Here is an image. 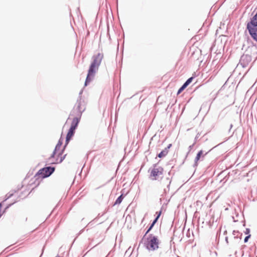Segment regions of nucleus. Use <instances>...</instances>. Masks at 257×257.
Here are the masks:
<instances>
[{
    "label": "nucleus",
    "instance_id": "ddd939ff",
    "mask_svg": "<svg viewBox=\"0 0 257 257\" xmlns=\"http://www.w3.org/2000/svg\"><path fill=\"white\" fill-rule=\"evenodd\" d=\"M186 87L184 84L178 90L177 94H180Z\"/></svg>",
    "mask_w": 257,
    "mask_h": 257
},
{
    "label": "nucleus",
    "instance_id": "1a4fd4ad",
    "mask_svg": "<svg viewBox=\"0 0 257 257\" xmlns=\"http://www.w3.org/2000/svg\"><path fill=\"white\" fill-rule=\"evenodd\" d=\"M156 214H157V216L156 218V219L154 220L153 223H152L151 225L150 226V227H149V228L146 232V233H148L152 229V228H153V227L154 226L155 224L157 222L158 219H159V218L160 217V215L162 214V211L161 210L159 212H156Z\"/></svg>",
    "mask_w": 257,
    "mask_h": 257
},
{
    "label": "nucleus",
    "instance_id": "20e7f679",
    "mask_svg": "<svg viewBox=\"0 0 257 257\" xmlns=\"http://www.w3.org/2000/svg\"><path fill=\"white\" fill-rule=\"evenodd\" d=\"M79 122V119L77 117H74L73 119L72 122L71 123V127L69 130V131L67 134L66 142V144H67L71 139L72 136L74 135L75 133V130L77 127L78 124Z\"/></svg>",
    "mask_w": 257,
    "mask_h": 257
},
{
    "label": "nucleus",
    "instance_id": "9d476101",
    "mask_svg": "<svg viewBox=\"0 0 257 257\" xmlns=\"http://www.w3.org/2000/svg\"><path fill=\"white\" fill-rule=\"evenodd\" d=\"M203 154V151L202 150L200 151L197 154L196 158H195V162H197L200 159L201 155Z\"/></svg>",
    "mask_w": 257,
    "mask_h": 257
},
{
    "label": "nucleus",
    "instance_id": "f8f14e48",
    "mask_svg": "<svg viewBox=\"0 0 257 257\" xmlns=\"http://www.w3.org/2000/svg\"><path fill=\"white\" fill-rule=\"evenodd\" d=\"M193 77H191L189 78L184 84L186 87L192 81Z\"/></svg>",
    "mask_w": 257,
    "mask_h": 257
},
{
    "label": "nucleus",
    "instance_id": "0eeeda50",
    "mask_svg": "<svg viewBox=\"0 0 257 257\" xmlns=\"http://www.w3.org/2000/svg\"><path fill=\"white\" fill-rule=\"evenodd\" d=\"M256 26L247 24V28L252 38L257 41V28Z\"/></svg>",
    "mask_w": 257,
    "mask_h": 257
},
{
    "label": "nucleus",
    "instance_id": "39448f33",
    "mask_svg": "<svg viewBox=\"0 0 257 257\" xmlns=\"http://www.w3.org/2000/svg\"><path fill=\"white\" fill-rule=\"evenodd\" d=\"M55 168L54 167H48L40 169L37 173V175L40 177L44 178L50 176L54 171Z\"/></svg>",
    "mask_w": 257,
    "mask_h": 257
},
{
    "label": "nucleus",
    "instance_id": "6e6552de",
    "mask_svg": "<svg viewBox=\"0 0 257 257\" xmlns=\"http://www.w3.org/2000/svg\"><path fill=\"white\" fill-rule=\"evenodd\" d=\"M171 146L172 144H169L167 148H166L159 154L158 157L160 158L165 157L168 154L169 152V149L171 148Z\"/></svg>",
    "mask_w": 257,
    "mask_h": 257
},
{
    "label": "nucleus",
    "instance_id": "7ed1b4c3",
    "mask_svg": "<svg viewBox=\"0 0 257 257\" xmlns=\"http://www.w3.org/2000/svg\"><path fill=\"white\" fill-rule=\"evenodd\" d=\"M146 246L149 250H154L159 247V240L157 237L151 234L148 238Z\"/></svg>",
    "mask_w": 257,
    "mask_h": 257
},
{
    "label": "nucleus",
    "instance_id": "dca6fc26",
    "mask_svg": "<svg viewBox=\"0 0 257 257\" xmlns=\"http://www.w3.org/2000/svg\"><path fill=\"white\" fill-rule=\"evenodd\" d=\"M2 207V203H0V218L1 217V216L2 215V213L1 212Z\"/></svg>",
    "mask_w": 257,
    "mask_h": 257
},
{
    "label": "nucleus",
    "instance_id": "9b49d317",
    "mask_svg": "<svg viewBox=\"0 0 257 257\" xmlns=\"http://www.w3.org/2000/svg\"><path fill=\"white\" fill-rule=\"evenodd\" d=\"M123 196L122 195H121L119 197L117 198V199L116 200L114 204H120L122 199H123Z\"/></svg>",
    "mask_w": 257,
    "mask_h": 257
},
{
    "label": "nucleus",
    "instance_id": "4468645a",
    "mask_svg": "<svg viewBox=\"0 0 257 257\" xmlns=\"http://www.w3.org/2000/svg\"><path fill=\"white\" fill-rule=\"evenodd\" d=\"M250 237V235L249 234L248 236H246L244 238V242H246L248 241V238Z\"/></svg>",
    "mask_w": 257,
    "mask_h": 257
},
{
    "label": "nucleus",
    "instance_id": "f257e3e1",
    "mask_svg": "<svg viewBox=\"0 0 257 257\" xmlns=\"http://www.w3.org/2000/svg\"><path fill=\"white\" fill-rule=\"evenodd\" d=\"M103 57V55L102 53H98L93 56V60L89 67L85 80V85H87L94 77Z\"/></svg>",
    "mask_w": 257,
    "mask_h": 257
},
{
    "label": "nucleus",
    "instance_id": "423d86ee",
    "mask_svg": "<svg viewBox=\"0 0 257 257\" xmlns=\"http://www.w3.org/2000/svg\"><path fill=\"white\" fill-rule=\"evenodd\" d=\"M164 169L161 167H156V166L151 170L150 177L152 180H157L158 178L163 175Z\"/></svg>",
    "mask_w": 257,
    "mask_h": 257
},
{
    "label": "nucleus",
    "instance_id": "f03ea898",
    "mask_svg": "<svg viewBox=\"0 0 257 257\" xmlns=\"http://www.w3.org/2000/svg\"><path fill=\"white\" fill-rule=\"evenodd\" d=\"M63 141L60 139L58 141L55 149L53 153L51 155L48 159V162L50 164H58L61 163L65 158V156H63L62 154L65 147H62Z\"/></svg>",
    "mask_w": 257,
    "mask_h": 257
},
{
    "label": "nucleus",
    "instance_id": "2eb2a0df",
    "mask_svg": "<svg viewBox=\"0 0 257 257\" xmlns=\"http://www.w3.org/2000/svg\"><path fill=\"white\" fill-rule=\"evenodd\" d=\"M250 230L248 228H246L245 231H244V233L246 234H248L249 233Z\"/></svg>",
    "mask_w": 257,
    "mask_h": 257
}]
</instances>
